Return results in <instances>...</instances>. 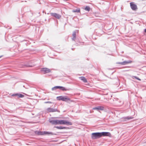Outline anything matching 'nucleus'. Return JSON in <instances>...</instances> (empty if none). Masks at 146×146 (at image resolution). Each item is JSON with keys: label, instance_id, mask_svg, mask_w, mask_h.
I'll use <instances>...</instances> for the list:
<instances>
[{"label": "nucleus", "instance_id": "nucleus-15", "mask_svg": "<svg viewBox=\"0 0 146 146\" xmlns=\"http://www.w3.org/2000/svg\"><path fill=\"white\" fill-rule=\"evenodd\" d=\"M80 12V9L79 8L77 9H76L73 10V12L74 13L77 12L79 13Z\"/></svg>", "mask_w": 146, "mask_h": 146}, {"label": "nucleus", "instance_id": "nucleus-20", "mask_svg": "<svg viewBox=\"0 0 146 146\" xmlns=\"http://www.w3.org/2000/svg\"><path fill=\"white\" fill-rule=\"evenodd\" d=\"M83 43H82V42H81L80 41H78V42H77L75 44V45L76 46H79L80 45L82 44Z\"/></svg>", "mask_w": 146, "mask_h": 146}, {"label": "nucleus", "instance_id": "nucleus-26", "mask_svg": "<svg viewBox=\"0 0 146 146\" xmlns=\"http://www.w3.org/2000/svg\"><path fill=\"white\" fill-rule=\"evenodd\" d=\"M115 80L117 82V85L119 83V80L118 78H116L115 79Z\"/></svg>", "mask_w": 146, "mask_h": 146}, {"label": "nucleus", "instance_id": "nucleus-18", "mask_svg": "<svg viewBox=\"0 0 146 146\" xmlns=\"http://www.w3.org/2000/svg\"><path fill=\"white\" fill-rule=\"evenodd\" d=\"M84 9L85 10L88 11H89L90 10V8L89 6H86Z\"/></svg>", "mask_w": 146, "mask_h": 146}, {"label": "nucleus", "instance_id": "nucleus-6", "mask_svg": "<svg viewBox=\"0 0 146 146\" xmlns=\"http://www.w3.org/2000/svg\"><path fill=\"white\" fill-rule=\"evenodd\" d=\"M101 137L102 136H108L109 137H111V134L110 132H101Z\"/></svg>", "mask_w": 146, "mask_h": 146}, {"label": "nucleus", "instance_id": "nucleus-17", "mask_svg": "<svg viewBox=\"0 0 146 146\" xmlns=\"http://www.w3.org/2000/svg\"><path fill=\"white\" fill-rule=\"evenodd\" d=\"M63 97V96H59L57 97L56 98V99H57V100H59V101L61 100H62Z\"/></svg>", "mask_w": 146, "mask_h": 146}, {"label": "nucleus", "instance_id": "nucleus-22", "mask_svg": "<svg viewBox=\"0 0 146 146\" xmlns=\"http://www.w3.org/2000/svg\"><path fill=\"white\" fill-rule=\"evenodd\" d=\"M133 118V117L131 116H130V117L128 116V117H125V119H127V120L131 119Z\"/></svg>", "mask_w": 146, "mask_h": 146}, {"label": "nucleus", "instance_id": "nucleus-1", "mask_svg": "<svg viewBox=\"0 0 146 146\" xmlns=\"http://www.w3.org/2000/svg\"><path fill=\"white\" fill-rule=\"evenodd\" d=\"M35 132L36 135H42L45 134H48V135H57L56 133H53L51 132L46 131H35Z\"/></svg>", "mask_w": 146, "mask_h": 146}, {"label": "nucleus", "instance_id": "nucleus-19", "mask_svg": "<svg viewBox=\"0 0 146 146\" xmlns=\"http://www.w3.org/2000/svg\"><path fill=\"white\" fill-rule=\"evenodd\" d=\"M56 128L60 129H65L66 128L65 127H63L62 126H56Z\"/></svg>", "mask_w": 146, "mask_h": 146}, {"label": "nucleus", "instance_id": "nucleus-34", "mask_svg": "<svg viewBox=\"0 0 146 146\" xmlns=\"http://www.w3.org/2000/svg\"><path fill=\"white\" fill-rule=\"evenodd\" d=\"M72 50H74V48H72Z\"/></svg>", "mask_w": 146, "mask_h": 146}, {"label": "nucleus", "instance_id": "nucleus-30", "mask_svg": "<svg viewBox=\"0 0 146 146\" xmlns=\"http://www.w3.org/2000/svg\"><path fill=\"white\" fill-rule=\"evenodd\" d=\"M62 87V86H58V89H59L60 90H61Z\"/></svg>", "mask_w": 146, "mask_h": 146}, {"label": "nucleus", "instance_id": "nucleus-31", "mask_svg": "<svg viewBox=\"0 0 146 146\" xmlns=\"http://www.w3.org/2000/svg\"><path fill=\"white\" fill-rule=\"evenodd\" d=\"M144 31L146 33V28L144 29Z\"/></svg>", "mask_w": 146, "mask_h": 146}, {"label": "nucleus", "instance_id": "nucleus-32", "mask_svg": "<svg viewBox=\"0 0 146 146\" xmlns=\"http://www.w3.org/2000/svg\"><path fill=\"white\" fill-rule=\"evenodd\" d=\"M26 41V40H23V41H21V42H23V41Z\"/></svg>", "mask_w": 146, "mask_h": 146}, {"label": "nucleus", "instance_id": "nucleus-11", "mask_svg": "<svg viewBox=\"0 0 146 146\" xmlns=\"http://www.w3.org/2000/svg\"><path fill=\"white\" fill-rule=\"evenodd\" d=\"M70 99L67 96H65V97L63 96L62 101L66 102H68L69 101H70Z\"/></svg>", "mask_w": 146, "mask_h": 146}, {"label": "nucleus", "instance_id": "nucleus-10", "mask_svg": "<svg viewBox=\"0 0 146 146\" xmlns=\"http://www.w3.org/2000/svg\"><path fill=\"white\" fill-rule=\"evenodd\" d=\"M104 107L102 106H100L96 107L94 108L93 109L94 110H97L98 111L103 110H104Z\"/></svg>", "mask_w": 146, "mask_h": 146}, {"label": "nucleus", "instance_id": "nucleus-8", "mask_svg": "<svg viewBox=\"0 0 146 146\" xmlns=\"http://www.w3.org/2000/svg\"><path fill=\"white\" fill-rule=\"evenodd\" d=\"M51 15L52 17H55V18L57 19H59L61 17V16L57 13H51Z\"/></svg>", "mask_w": 146, "mask_h": 146}, {"label": "nucleus", "instance_id": "nucleus-5", "mask_svg": "<svg viewBox=\"0 0 146 146\" xmlns=\"http://www.w3.org/2000/svg\"><path fill=\"white\" fill-rule=\"evenodd\" d=\"M40 71L43 72L44 74H45L50 72L51 70L48 68H43L40 69Z\"/></svg>", "mask_w": 146, "mask_h": 146}, {"label": "nucleus", "instance_id": "nucleus-21", "mask_svg": "<svg viewBox=\"0 0 146 146\" xmlns=\"http://www.w3.org/2000/svg\"><path fill=\"white\" fill-rule=\"evenodd\" d=\"M58 86H55L52 88V90L53 91L54 90L57 89H58Z\"/></svg>", "mask_w": 146, "mask_h": 146}, {"label": "nucleus", "instance_id": "nucleus-14", "mask_svg": "<svg viewBox=\"0 0 146 146\" xmlns=\"http://www.w3.org/2000/svg\"><path fill=\"white\" fill-rule=\"evenodd\" d=\"M72 123L68 121H67L65 120V124H66L67 125H72Z\"/></svg>", "mask_w": 146, "mask_h": 146}, {"label": "nucleus", "instance_id": "nucleus-27", "mask_svg": "<svg viewBox=\"0 0 146 146\" xmlns=\"http://www.w3.org/2000/svg\"><path fill=\"white\" fill-rule=\"evenodd\" d=\"M117 64H121L123 65L122 62H117L116 63Z\"/></svg>", "mask_w": 146, "mask_h": 146}, {"label": "nucleus", "instance_id": "nucleus-24", "mask_svg": "<svg viewBox=\"0 0 146 146\" xmlns=\"http://www.w3.org/2000/svg\"><path fill=\"white\" fill-rule=\"evenodd\" d=\"M18 93H16L15 94H13L11 95L12 96H18Z\"/></svg>", "mask_w": 146, "mask_h": 146}, {"label": "nucleus", "instance_id": "nucleus-3", "mask_svg": "<svg viewBox=\"0 0 146 146\" xmlns=\"http://www.w3.org/2000/svg\"><path fill=\"white\" fill-rule=\"evenodd\" d=\"M101 137V132L93 133L91 134V138L92 139H97Z\"/></svg>", "mask_w": 146, "mask_h": 146}, {"label": "nucleus", "instance_id": "nucleus-4", "mask_svg": "<svg viewBox=\"0 0 146 146\" xmlns=\"http://www.w3.org/2000/svg\"><path fill=\"white\" fill-rule=\"evenodd\" d=\"M46 110L48 112H54L56 111L60 112V111L58 110L57 108H53L50 107L46 109Z\"/></svg>", "mask_w": 146, "mask_h": 146}, {"label": "nucleus", "instance_id": "nucleus-16", "mask_svg": "<svg viewBox=\"0 0 146 146\" xmlns=\"http://www.w3.org/2000/svg\"><path fill=\"white\" fill-rule=\"evenodd\" d=\"M61 90L62 91H68L69 90V89L66 88L62 86L61 89Z\"/></svg>", "mask_w": 146, "mask_h": 146}, {"label": "nucleus", "instance_id": "nucleus-13", "mask_svg": "<svg viewBox=\"0 0 146 146\" xmlns=\"http://www.w3.org/2000/svg\"><path fill=\"white\" fill-rule=\"evenodd\" d=\"M132 62V61L130 60L129 61H125L123 62H122L123 65H125L127 64H128Z\"/></svg>", "mask_w": 146, "mask_h": 146}, {"label": "nucleus", "instance_id": "nucleus-25", "mask_svg": "<svg viewBox=\"0 0 146 146\" xmlns=\"http://www.w3.org/2000/svg\"><path fill=\"white\" fill-rule=\"evenodd\" d=\"M133 77H134L136 79L139 80L141 81V80L140 78H139L138 77L136 76H133Z\"/></svg>", "mask_w": 146, "mask_h": 146}, {"label": "nucleus", "instance_id": "nucleus-29", "mask_svg": "<svg viewBox=\"0 0 146 146\" xmlns=\"http://www.w3.org/2000/svg\"><path fill=\"white\" fill-rule=\"evenodd\" d=\"M27 67H32L33 66L32 65H27Z\"/></svg>", "mask_w": 146, "mask_h": 146}, {"label": "nucleus", "instance_id": "nucleus-12", "mask_svg": "<svg viewBox=\"0 0 146 146\" xmlns=\"http://www.w3.org/2000/svg\"><path fill=\"white\" fill-rule=\"evenodd\" d=\"M79 79L83 81L84 82L86 83L87 82V80L85 78L84 76H81L79 77Z\"/></svg>", "mask_w": 146, "mask_h": 146}, {"label": "nucleus", "instance_id": "nucleus-9", "mask_svg": "<svg viewBox=\"0 0 146 146\" xmlns=\"http://www.w3.org/2000/svg\"><path fill=\"white\" fill-rule=\"evenodd\" d=\"M78 33V31L76 30L73 31L72 33V35L73 37L72 38V40L73 41H75L76 38V33Z\"/></svg>", "mask_w": 146, "mask_h": 146}, {"label": "nucleus", "instance_id": "nucleus-28", "mask_svg": "<svg viewBox=\"0 0 146 146\" xmlns=\"http://www.w3.org/2000/svg\"><path fill=\"white\" fill-rule=\"evenodd\" d=\"M52 102H51L50 101H47V102H44V103L45 104H47V103H49V104H52Z\"/></svg>", "mask_w": 146, "mask_h": 146}, {"label": "nucleus", "instance_id": "nucleus-7", "mask_svg": "<svg viewBox=\"0 0 146 146\" xmlns=\"http://www.w3.org/2000/svg\"><path fill=\"white\" fill-rule=\"evenodd\" d=\"M130 5L131 8L133 10L135 11L137 9V5L134 4L133 2L130 3Z\"/></svg>", "mask_w": 146, "mask_h": 146}, {"label": "nucleus", "instance_id": "nucleus-2", "mask_svg": "<svg viewBox=\"0 0 146 146\" xmlns=\"http://www.w3.org/2000/svg\"><path fill=\"white\" fill-rule=\"evenodd\" d=\"M49 122L53 125H57V124H65V121L64 120H52L49 119Z\"/></svg>", "mask_w": 146, "mask_h": 146}, {"label": "nucleus", "instance_id": "nucleus-33", "mask_svg": "<svg viewBox=\"0 0 146 146\" xmlns=\"http://www.w3.org/2000/svg\"><path fill=\"white\" fill-rule=\"evenodd\" d=\"M3 56H0V58H1V57H2Z\"/></svg>", "mask_w": 146, "mask_h": 146}, {"label": "nucleus", "instance_id": "nucleus-23", "mask_svg": "<svg viewBox=\"0 0 146 146\" xmlns=\"http://www.w3.org/2000/svg\"><path fill=\"white\" fill-rule=\"evenodd\" d=\"M18 98H22L24 96V95L22 94H18Z\"/></svg>", "mask_w": 146, "mask_h": 146}]
</instances>
